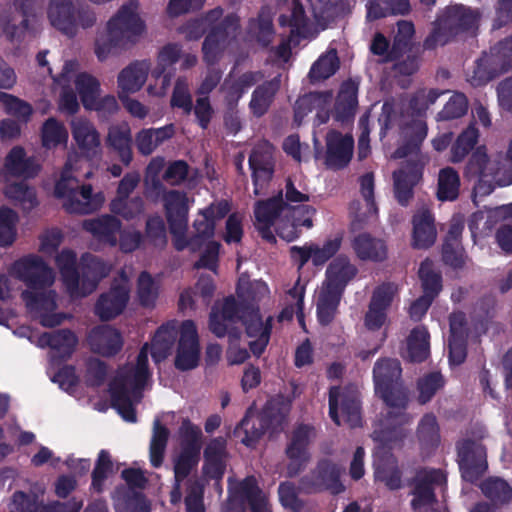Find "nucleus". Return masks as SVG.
<instances>
[{"mask_svg": "<svg viewBox=\"0 0 512 512\" xmlns=\"http://www.w3.org/2000/svg\"><path fill=\"white\" fill-rule=\"evenodd\" d=\"M303 298H304V284L300 283V280L295 284V286L288 292L287 297V306L283 309L281 314L279 315V320H290L294 314L297 315L298 321L301 326L303 324Z\"/></svg>", "mask_w": 512, "mask_h": 512, "instance_id": "56", "label": "nucleus"}, {"mask_svg": "<svg viewBox=\"0 0 512 512\" xmlns=\"http://www.w3.org/2000/svg\"><path fill=\"white\" fill-rule=\"evenodd\" d=\"M465 317L455 313L450 318L449 358L452 365L461 364L466 358L465 350Z\"/></svg>", "mask_w": 512, "mask_h": 512, "instance_id": "44", "label": "nucleus"}, {"mask_svg": "<svg viewBox=\"0 0 512 512\" xmlns=\"http://www.w3.org/2000/svg\"><path fill=\"white\" fill-rule=\"evenodd\" d=\"M507 220H512V203L474 213L469 227L474 237L484 236L491 231L494 225Z\"/></svg>", "mask_w": 512, "mask_h": 512, "instance_id": "37", "label": "nucleus"}, {"mask_svg": "<svg viewBox=\"0 0 512 512\" xmlns=\"http://www.w3.org/2000/svg\"><path fill=\"white\" fill-rule=\"evenodd\" d=\"M272 154L273 147L267 142H262L254 148L249 158L250 168L253 172L256 195L260 193V188L272 176Z\"/></svg>", "mask_w": 512, "mask_h": 512, "instance_id": "29", "label": "nucleus"}, {"mask_svg": "<svg viewBox=\"0 0 512 512\" xmlns=\"http://www.w3.org/2000/svg\"><path fill=\"white\" fill-rule=\"evenodd\" d=\"M168 435L169 431L161 425L158 418L155 419L150 443V461L154 467L162 463Z\"/></svg>", "mask_w": 512, "mask_h": 512, "instance_id": "58", "label": "nucleus"}, {"mask_svg": "<svg viewBox=\"0 0 512 512\" xmlns=\"http://www.w3.org/2000/svg\"><path fill=\"white\" fill-rule=\"evenodd\" d=\"M326 145V163L328 166L340 168L348 164L353 153L354 141L352 136L332 131L327 135Z\"/></svg>", "mask_w": 512, "mask_h": 512, "instance_id": "33", "label": "nucleus"}, {"mask_svg": "<svg viewBox=\"0 0 512 512\" xmlns=\"http://www.w3.org/2000/svg\"><path fill=\"white\" fill-rule=\"evenodd\" d=\"M84 228L97 239L115 245L117 243V233L120 235V248L125 252L135 250L140 243V234L136 231L120 230V223L112 216H103L100 218L86 220Z\"/></svg>", "mask_w": 512, "mask_h": 512, "instance_id": "16", "label": "nucleus"}, {"mask_svg": "<svg viewBox=\"0 0 512 512\" xmlns=\"http://www.w3.org/2000/svg\"><path fill=\"white\" fill-rule=\"evenodd\" d=\"M236 303L233 298H227L221 303H216L209 319V328L217 337H223L229 333L231 338H236L233 333V325L236 323Z\"/></svg>", "mask_w": 512, "mask_h": 512, "instance_id": "31", "label": "nucleus"}, {"mask_svg": "<svg viewBox=\"0 0 512 512\" xmlns=\"http://www.w3.org/2000/svg\"><path fill=\"white\" fill-rule=\"evenodd\" d=\"M353 250L362 261L379 262L387 257V247L381 239L360 234L353 241Z\"/></svg>", "mask_w": 512, "mask_h": 512, "instance_id": "45", "label": "nucleus"}, {"mask_svg": "<svg viewBox=\"0 0 512 512\" xmlns=\"http://www.w3.org/2000/svg\"><path fill=\"white\" fill-rule=\"evenodd\" d=\"M128 299V279L127 276L121 275L119 283H115L111 290L99 299L96 305V313L101 319L114 318L124 310Z\"/></svg>", "mask_w": 512, "mask_h": 512, "instance_id": "23", "label": "nucleus"}, {"mask_svg": "<svg viewBox=\"0 0 512 512\" xmlns=\"http://www.w3.org/2000/svg\"><path fill=\"white\" fill-rule=\"evenodd\" d=\"M458 449L462 477L473 482L487 468L485 449L480 443L470 440L463 441Z\"/></svg>", "mask_w": 512, "mask_h": 512, "instance_id": "22", "label": "nucleus"}, {"mask_svg": "<svg viewBox=\"0 0 512 512\" xmlns=\"http://www.w3.org/2000/svg\"><path fill=\"white\" fill-rule=\"evenodd\" d=\"M489 155L484 147H479L466 167V176L474 182L475 197L490 194L496 185L512 184V155L510 148L506 157Z\"/></svg>", "mask_w": 512, "mask_h": 512, "instance_id": "10", "label": "nucleus"}, {"mask_svg": "<svg viewBox=\"0 0 512 512\" xmlns=\"http://www.w3.org/2000/svg\"><path fill=\"white\" fill-rule=\"evenodd\" d=\"M340 474L341 469L336 464L328 460L322 461L313 472L311 483H303L302 489L307 491L325 489L337 494L344 489L339 480Z\"/></svg>", "mask_w": 512, "mask_h": 512, "instance_id": "30", "label": "nucleus"}, {"mask_svg": "<svg viewBox=\"0 0 512 512\" xmlns=\"http://www.w3.org/2000/svg\"><path fill=\"white\" fill-rule=\"evenodd\" d=\"M247 335L251 340L249 346L255 355H260L268 344L271 329V319L264 323L257 311L251 310L242 316Z\"/></svg>", "mask_w": 512, "mask_h": 512, "instance_id": "32", "label": "nucleus"}, {"mask_svg": "<svg viewBox=\"0 0 512 512\" xmlns=\"http://www.w3.org/2000/svg\"><path fill=\"white\" fill-rule=\"evenodd\" d=\"M357 90L356 83L346 82L342 85L336 105L339 119L346 120L354 115L357 106Z\"/></svg>", "mask_w": 512, "mask_h": 512, "instance_id": "54", "label": "nucleus"}, {"mask_svg": "<svg viewBox=\"0 0 512 512\" xmlns=\"http://www.w3.org/2000/svg\"><path fill=\"white\" fill-rule=\"evenodd\" d=\"M151 72L148 61H135L123 68L117 76V96H127L139 92Z\"/></svg>", "mask_w": 512, "mask_h": 512, "instance_id": "24", "label": "nucleus"}, {"mask_svg": "<svg viewBox=\"0 0 512 512\" xmlns=\"http://www.w3.org/2000/svg\"><path fill=\"white\" fill-rule=\"evenodd\" d=\"M200 343L196 325L186 320L179 327V338L175 349V367L181 371L196 368L200 360Z\"/></svg>", "mask_w": 512, "mask_h": 512, "instance_id": "18", "label": "nucleus"}, {"mask_svg": "<svg viewBox=\"0 0 512 512\" xmlns=\"http://www.w3.org/2000/svg\"><path fill=\"white\" fill-rule=\"evenodd\" d=\"M179 434L182 449L176 457L174 464L176 487L171 493V501L174 503L178 502L181 498L179 490L180 481L198 463L201 446V430L199 427L192 425L188 420H183Z\"/></svg>", "mask_w": 512, "mask_h": 512, "instance_id": "14", "label": "nucleus"}, {"mask_svg": "<svg viewBox=\"0 0 512 512\" xmlns=\"http://www.w3.org/2000/svg\"><path fill=\"white\" fill-rule=\"evenodd\" d=\"M401 374L400 364L397 360H381L374 368V381L376 393L379 394L387 405L386 418L381 428L373 433L376 442L374 453L375 479L385 483L390 489L400 487V474L395 459L388 455L386 448H392L398 444L403 436L397 427L409 421L404 413L406 394L399 386L398 379Z\"/></svg>", "mask_w": 512, "mask_h": 512, "instance_id": "1", "label": "nucleus"}, {"mask_svg": "<svg viewBox=\"0 0 512 512\" xmlns=\"http://www.w3.org/2000/svg\"><path fill=\"white\" fill-rule=\"evenodd\" d=\"M89 343L98 354L111 356L121 349L123 342L120 333L116 329L103 325L91 331Z\"/></svg>", "mask_w": 512, "mask_h": 512, "instance_id": "40", "label": "nucleus"}, {"mask_svg": "<svg viewBox=\"0 0 512 512\" xmlns=\"http://www.w3.org/2000/svg\"><path fill=\"white\" fill-rule=\"evenodd\" d=\"M39 170V165L25 157L24 150L14 147L7 155L4 167L0 170V181L8 182L11 177H31Z\"/></svg>", "mask_w": 512, "mask_h": 512, "instance_id": "34", "label": "nucleus"}, {"mask_svg": "<svg viewBox=\"0 0 512 512\" xmlns=\"http://www.w3.org/2000/svg\"><path fill=\"white\" fill-rule=\"evenodd\" d=\"M424 295L414 301L409 309L410 317L420 320L428 310L433 298L441 290L440 275L434 271L432 262L425 260L419 269Z\"/></svg>", "mask_w": 512, "mask_h": 512, "instance_id": "21", "label": "nucleus"}, {"mask_svg": "<svg viewBox=\"0 0 512 512\" xmlns=\"http://www.w3.org/2000/svg\"><path fill=\"white\" fill-rule=\"evenodd\" d=\"M137 297L143 306L154 305L158 297V285L154 279L147 273L143 272L138 278Z\"/></svg>", "mask_w": 512, "mask_h": 512, "instance_id": "64", "label": "nucleus"}, {"mask_svg": "<svg viewBox=\"0 0 512 512\" xmlns=\"http://www.w3.org/2000/svg\"><path fill=\"white\" fill-rule=\"evenodd\" d=\"M412 245L418 249L428 248L434 244L437 230L434 218L426 207L417 210L412 220Z\"/></svg>", "mask_w": 512, "mask_h": 512, "instance_id": "35", "label": "nucleus"}, {"mask_svg": "<svg viewBox=\"0 0 512 512\" xmlns=\"http://www.w3.org/2000/svg\"><path fill=\"white\" fill-rule=\"evenodd\" d=\"M339 61L335 50L322 55L310 70L312 80H323L333 75L338 69Z\"/></svg>", "mask_w": 512, "mask_h": 512, "instance_id": "60", "label": "nucleus"}, {"mask_svg": "<svg viewBox=\"0 0 512 512\" xmlns=\"http://www.w3.org/2000/svg\"><path fill=\"white\" fill-rule=\"evenodd\" d=\"M313 435L308 426L299 427L293 434L291 442L287 447V456L289 459L288 474L298 473L300 468L308 459V444Z\"/></svg>", "mask_w": 512, "mask_h": 512, "instance_id": "36", "label": "nucleus"}, {"mask_svg": "<svg viewBox=\"0 0 512 512\" xmlns=\"http://www.w3.org/2000/svg\"><path fill=\"white\" fill-rule=\"evenodd\" d=\"M215 286L210 276H201L196 284L195 291H185L180 296L181 309L193 308L198 301L207 303L213 295Z\"/></svg>", "mask_w": 512, "mask_h": 512, "instance_id": "51", "label": "nucleus"}, {"mask_svg": "<svg viewBox=\"0 0 512 512\" xmlns=\"http://www.w3.org/2000/svg\"><path fill=\"white\" fill-rule=\"evenodd\" d=\"M81 504L74 502L69 504L53 503L51 505H32L23 492L13 495L10 506L11 512H79Z\"/></svg>", "mask_w": 512, "mask_h": 512, "instance_id": "48", "label": "nucleus"}, {"mask_svg": "<svg viewBox=\"0 0 512 512\" xmlns=\"http://www.w3.org/2000/svg\"><path fill=\"white\" fill-rule=\"evenodd\" d=\"M225 469V443L223 439L212 440L205 450L203 472L210 479H220Z\"/></svg>", "mask_w": 512, "mask_h": 512, "instance_id": "46", "label": "nucleus"}, {"mask_svg": "<svg viewBox=\"0 0 512 512\" xmlns=\"http://www.w3.org/2000/svg\"><path fill=\"white\" fill-rule=\"evenodd\" d=\"M267 285L262 281L250 283L245 276H241L238 281L237 294L243 302L257 301L268 294Z\"/></svg>", "mask_w": 512, "mask_h": 512, "instance_id": "63", "label": "nucleus"}, {"mask_svg": "<svg viewBox=\"0 0 512 512\" xmlns=\"http://www.w3.org/2000/svg\"><path fill=\"white\" fill-rule=\"evenodd\" d=\"M285 199V203L282 198H273L256 204V225L263 238L268 241L274 240L271 227H274L280 237L292 241L298 237L299 228L309 229L313 226L315 209L306 204L309 201L308 194L300 192L289 182L286 185Z\"/></svg>", "mask_w": 512, "mask_h": 512, "instance_id": "5", "label": "nucleus"}, {"mask_svg": "<svg viewBox=\"0 0 512 512\" xmlns=\"http://www.w3.org/2000/svg\"><path fill=\"white\" fill-rule=\"evenodd\" d=\"M445 481V475L441 471H423L416 478L412 508L415 512L425 511L433 502L434 485H441Z\"/></svg>", "mask_w": 512, "mask_h": 512, "instance_id": "27", "label": "nucleus"}, {"mask_svg": "<svg viewBox=\"0 0 512 512\" xmlns=\"http://www.w3.org/2000/svg\"><path fill=\"white\" fill-rule=\"evenodd\" d=\"M17 214L6 207L0 209V245L7 246L16 238Z\"/></svg>", "mask_w": 512, "mask_h": 512, "instance_id": "62", "label": "nucleus"}, {"mask_svg": "<svg viewBox=\"0 0 512 512\" xmlns=\"http://www.w3.org/2000/svg\"><path fill=\"white\" fill-rule=\"evenodd\" d=\"M356 266L345 256L335 258L327 267L326 279L316 292L319 321L329 323L336 312L341 294L357 274Z\"/></svg>", "mask_w": 512, "mask_h": 512, "instance_id": "12", "label": "nucleus"}, {"mask_svg": "<svg viewBox=\"0 0 512 512\" xmlns=\"http://www.w3.org/2000/svg\"><path fill=\"white\" fill-rule=\"evenodd\" d=\"M8 274L26 284L21 298L43 326L54 327L68 318L67 314L58 311L57 293L50 289L55 282V273L42 257L29 254L15 260L9 266Z\"/></svg>", "mask_w": 512, "mask_h": 512, "instance_id": "4", "label": "nucleus"}, {"mask_svg": "<svg viewBox=\"0 0 512 512\" xmlns=\"http://www.w3.org/2000/svg\"><path fill=\"white\" fill-rule=\"evenodd\" d=\"M78 340L75 334L69 330H60L54 333L39 335L37 346L49 347L52 357L70 356L77 346Z\"/></svg>", "mask_w": 512, "mask_h": 512, "instance_id": "41", "label": "nucleus"}, {"mask_svg": "<svg viewBox=\"0 0 512 512\" xmlns=\"http://www.w3.org/2000/svg\"><path fill=\"white\" fill-rule=\"evenodd\" d=\"M146 33V25L139 12V3L129 0L108 21L95 40V54L101 61L116 54L129 44L137 42Z\"/></svg>", "mask_w": 512, "mask_h": 512, "instance_id": "6", "label": "nucleus"}, {"mask_svg": "<svg viewBox=\"0 0 512 512\" xmlns=\"http://www.w3.org/2000/svg\"><path fill=\"white\" fill-rule=\"evenodd\" d=\"M225 512H271L266 494L249 477L240 483H230V504Z\"/></svg>", "mask_w": 512, "mask_h": 512, "instance_id": "15", "label": "nucleus"}, {"mask_svg": "<svg viewBox=\"0 0 512 512\" xmlns=\"http://www.w3.org/2000/svg\"><path fill=\"white\" fill-rule=\"evenodd\" d=\"M396 293V287L387 284L380 286L373 295L369 310L365 316V326L370 331L380 329L386 321V308L390 305L394 295Z\"/></svg>", "mask_w": 512, "mask_h": 512, "instance_id": "28", "label": "nucleus"}, {"mask_svg": "<svg viewBox=\"0 0 512 512\" xmlns=\"http://www.w3.org/2000/svg\"><path fill=\"white\" fill-rule=\"evenodd\" d=\"M174 338V326L167 324L156 332L150 345L146 344L135 361L129 362L119 368L109 382V396L111 405L121 417L128 422H135L134 406L141 397L142 391L150 381L148 369V354L158 363L164 360Z\"/></svg>", "mask_w": 512, "mask_h": 512, "instance_id": "3", "label": "nucleus"}, {"mask_svg": "<svg viewBox=\"0 0 512 512\" xmlns=\"http://www.w3.org/2000/svg\"><path fill=\"white\" fill-rule=\"evenodd\" d=\"M164 201L176 249L182 250L186 247H190L193 251L199 249L201 254L196 266L214 271L219 252V243L213 239L215 225L228 212V204L220 202L200 211L193 223L194 236L188 239L186 237L188 198L180 192L170 191L165 194Z\"/></svg>", "mask_w": 512, "mask_h": 512, "instance_id": "2", "label": "nucleus"}, {"mask_svg": "<svg viewBox=\"0 0 512 512\" xmlns=\"http://www.w3.org/2000/svg\"><path fill=\"white\" fill-rule=\"evenodd\" d=\"M288 412V406L282 405L279 408H276V403L271 401L268 403L264 414L261 417H254L252 415H247L241 422V427L246 433V437L243 439V442L246 445H252L253 442L260 437L263 433V425H266V428L272 427L273 430H276L280 427L285 419V416Z\"/></svg>", "mask_w": 512, "mask_h": 512, "instance_id": "20", "label": "nucleus"}, {"mask_svg": "<svg viewBox=\"0 0 512 512\" xmlns=\"http://www.w3.org/2000/svg\"><path fill=\"white\" fill-rule=\"evenodd\" d=\"M221 16L222 10L214 9L204 18L189 23L184 30L187 38L198 39L207 29H211L203 44V57L208 64H214L220 59L238 29L236 16L229 15L217 24Z\"/></svg>", "mask_w": 512, "mask_h": 512, "instance_id": "11", "label": "nucleus"}, {"mask_svg": "<svg viewBox=\"0 0 512 512\" xmlns=\"http://www.w3.org/2000/svg\"><path fill=\"white\" fill-rule=\"evenodd\" d=\"M281 26H289L290 40L289 42H297L298 38L314 37L318 30L312 29L310 23L304 17L302 5L293 1L290 15L282 14L279 18Z\"/></svg>", "mask_w": 512, "mask_h": 512, "instance_id": "42", "label": "nucleus"}, {"mask_svg": "<svg viewBox=\"0 0 512 512\" xmlns=\"http://www.w3.org/2000/svg\"><path fill=\"white\" fill-rule=\"evenodd\" d=\"M51 24L67 35L77 32L75 8L70 0H51L48 8Z\"/></svg>", "mask_w": 512, "mask_h": 512, "instance_id": "39", "label": "nucleus"}, {"mask_svg": "<svg viewBox=\"0 0 512 512\" xmlns=\"http://www.w3.org/2000/svg\"><path fill=\"white\" fill-rule=\"evenodd\" d=\"M173 134L174 129L172 126L142 129L136 134L135 143L140 153L149 155L159 145L170 139Z\"/></svg>", "mask_w": 512, "mask_h": 512, "instance_id": "47", "label": "nucleus"}, {"mask_svg": "<svg viewBox=\"0 0 512 512\" xmlns=\"http://www.w3.org/2000/svg\"><path fill=\"white\" fill-rule=\"evenodd\" d=\"M460 178L458 173L451 167L439 171L437 197L441 201H453L459 195Z\"/></svg>", "mask_w": 512, "mask_h": 512, "instance_id": "53", "label": "nucleus"}, {"mask_svg": "<svg viewBox=\"0 0 512 512\" xmlns=\"http://www.w3.org/2000/svg\"><path fill=\"white\" fill-rule=\"evenodd\" d=\"M180 55L181 49L176 44H168L160 50L157 65L153 69V76L156 82L162 83V86L160 89H156L154 86L147 87V93L150 96L163 97L166 95L172 78V74L167 70L180 58Z\"/></svg>", "mask_w": 512, "mask_h": 512, "instance_id": "25", "label": "nucleus"}, {"mask_svg": "<svg viewBox=\"0 0 512 512\" xmlns=\"http://www.w3.org/2000/svg\"><path fill=\"white\" fill-rule=\"evenodd\" d=\"M329 415L337 424L354 427L360 424L358 394L355 388L332 387L329 392Z\"/></svg>", "mask_w": 512, "mask_h": 512, "instance_id": "17", "label": "nucleus"}, {"mask_svg": "<svg viewBox=\"0 0 512 512\" xmlns=\"http://www.w3.org/2000/svg\"><path fill=\"white\" fill-rule=\"evenodd\" d=\"M84 162L85 159L78 154H70L55 185L56 197L61 199L63 207L71 213H90L104 202L101 193L92 195L90 185H78L80 168Z\"/></svg>", "mask_w": 512, "mask_h": 512, "instance_id": "7", "label": "nucleus"}, {"mask_svg": "<svg viewBox=\"0 0 512 512\" xmlns=\"http://www.w3.org/2000/svg\"><path fill=\"white\" fill-rule=\"evenodd\" d=\"M107 141L119 155L124 164H129L132 159L131 130L127 123L114 125L109 129Z\"/></svg>", "mask_w": 512, "mask_h": 512, "instance_id": "49", "label": "nucleus"}, {"mask_svg": "<svg viewBox=\"0 0 512 512\" xmlns=\"http://www.w3.org/2000/svg\"><path fill=\"white\" fill-rule=\"evenodd\" d=\"M138 181L139 177L137 175H127L122 179L118 187L117 197L111 203V209L115 214L121 217H131L133 215L132 212L125 210L127 205L125 199L136 187Z\"/></svg>", "mask_w": 512, "mask_h": 512, "instance_id": "59", "label": "nucleus"}, {"mask_svg": "<svg viewBox=\"0 0 512 512\" xmlns=\"http://www.w3.org/2000/svg\"><path fill=\"white\" fill-rule=\"evenodd\" d=\"M260 79L257 73L246 72L238 75L232 72L225 80L221 93L229 107H232L241 98L242 94Z\"/></svg>", "mask_w": 512, "mask_h": 512, "instance_id": "43", "label": "nucleus"}, {"mask_svg": "<svg viewBox=\"0 0 512 512\" xmlns=\"http://www.w3.org/2000/svg\"><path fill=\"white\" fill-rule=\"evenodd\" d=\"M483 493L496 503L512 499V488L500 478H489L481 486Z\"/></svg>", "mask_w": 512, "mask_h": 512, "instance_id": "61", "label": "nucleus"}, {"mask_svg": "<svg viewBox=\"0 0 512 512\" xmlns=\"http://www.w3.org/2000/svg\"><path fill=\"white\" fill-rule=\"evenodd\" d=\"M341 246V239L334 237L322 243H306L303 246H292L290 255L292 261L301 270L307 262H311L315 267L321 268L332 256H334Z\"/></svg>", "mask_w": 512, "mask_h": 512, "instance_id": "19", "label": "nucleus"}, {"mask_svg": "<svg viewBox=\"0 0 512 512\" xmlns=\"http://www.w3.org/2000/svg\"><path fill=\"white\" fill-rule=\"evenodd\" d=\"M55 90L59 94V109L73 114L78 111L79 103L72 86L75 87L85 109L93 107L94 100L100 95V83L90 74L79 71L76 61H66L60 74L54 78Z\"/></svg>", "mask_w": 512, "mask_h": 512, "instance_id": "8", "label": "nucleus"}, {"mask_svg": "<svg viewBox=\"0 0 512 512\" xmlns=\"http://www.w3.org/2000/svg\"><path fill=\"white\" fill-rule=\"evenodd\" d=\"M68 132L64 124L55 118L47 119L41 128V142L46 149H55L60 145H66Z\"/></svg>", "mask_w": 512, "mask_h": 512, "instance_id": "52", "label": "nucleus"}, {"mask_svg": "<svg viewBox=\"0 0 512 512\" xmlns=\"http://www.w3.org/2000/svg\"><path fill=\"white\" fill-rule=\"evenodd\" d=\"M403 133L407 137L412 138L410 151L397 150L393 155L394 158L407 156L417 150L418 144L427 135V126L422 119H416L410 126L404 128ZM416 161L407 162L404 167L394 173L395 195L401 204H406L412 196V189L422 178V171L426 161L415 152Z\"/></svg>", "mask_w": 512, "mask_h": 512, "instance_id": "13", "label": "nucleus"}, {"mask_svg": "<svg viewBox=\"0 0 512 512\" xmlns=\"http://www.w3.org/2000/svg\"><path fill=\"white\" fill-rule=\"evenodd\" d=\"M56 265L63 283L72 298L84 297L92 293L98 282L110 271V266L96 258L85 254L82 256V276L76 272V255L64 249L56 257Z\"/></svg>", "mask_w": 512, "mask_h": 512, "instance_id": "9", "label": "nucleus"}, {"mask_svg": "<svg viewBox=\"0 0 512 512\" xmlns=\"http://www.w3.org/2000/svg\"><path fill=\"white\" fill-rule=\"evenodd\" d=\"M311 13L321 29L340 12L336 0H307Z\"/></svg>", "mask_w": 512, "mask_h": 512, "instance_id": "57", "label": "nucleus"}, {"mask_svg": "<svg viewBox=\"0 0 512 512\" xmlns=\"http://www.w3.org/2000/svg\"><path fill=\"white\" fill-rule=\"evenodd\" d=\"M430 352L429 333L424 327L414 329L407 338L404 356L411 361H423Z\"/></svg>", "mask_w": 512, "mask_h": 512, "instance_id": "50", "label": "nucleus"}, {"mask_svg": "<svg viewBox=\"0 0 512 512\" xmlns=\"http://www.w3.org/2000/svg\"><path fill=\"white\" fill-rule=\"evenodd\" d=\"M28 22L29 18L22 9L10 8L1 18L3 33L10 42L21 43L30 35Z\"/></svg>", "mask_w": 512, "mask_h": 512, "instance_id": "38", "label": "nucleus"}, {"mask_svg": "<svg viewBox=\"0 0 512 512\" xmlns=\"http://www.w3.org/2000/svg\"><path fill=\"white\" fill-rule=\"evenodd\" d=\"M279 88V80L274 79L273 81L266 83L260 87H258L252 94V99L250 102V108L253 114L257 116L263 115L272 100L275 92Z\"/></svg>", "mask_w": 512, "mask_h": 512, "instance_id": "55", "label": "nucleus"}, {"mask_svg": "<svg viewBox=\"0 0 512 512\" xmlns=\"http://www.w3.org/2000/svg\"><path fill=\"white\" fill-rule=\"evenodd\" d=\"M71 132L77 147L88 157H96L100 152V135L94 125L85 118H74L70 122Z\"/></svg>", "mask_w": 512, "mask_h": 512, "instance_id": "26", "label": "nucleus"}]
</instances>
